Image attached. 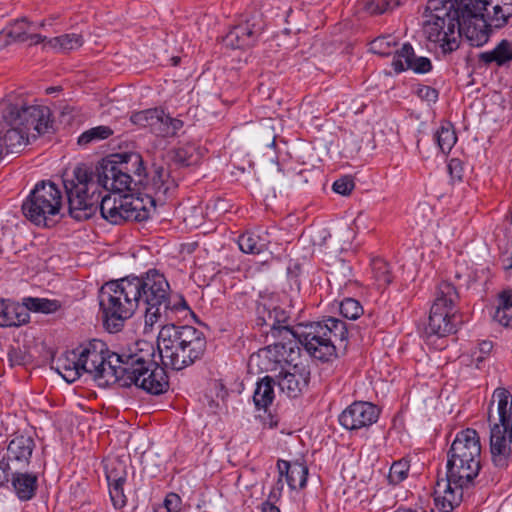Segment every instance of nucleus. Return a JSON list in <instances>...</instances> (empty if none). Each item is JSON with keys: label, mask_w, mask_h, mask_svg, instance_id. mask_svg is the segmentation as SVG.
Here are the masks:
<instances>
[{"label": "nucleus", "mask_w": 512, "mask_h": 512, "mask_svg": "<svg viewBox=\"0 0 512 512\" xmlns=\"http://www.w3.org/2000/svg\"><path fill=\"white\" fill-rule=\"evenodd\" d=\"M77 348L83 374H89L102 384L121 387L135 385L149 394L160 395L169 388L168 376L155 361V347L140 340L121 353L111 352L99 339L90 340Z\"/></svg>", "instance_id": "1"}, {"label": "nucleus", "mask_w": 512, "mask_h": 512, "mask_svg": "<svg viewBox=\"0 0 512 512\" xmlns=\"http://www.w3.org/2000/svg\"><path fill=\"white\" fill-rule=\"evenodd\" d=\"M146 169L142 156L136 152L114 153L101 159L94 169L79 165L71 179L63 185L68 199L69 214L77 221L87 220L96 214L100 188L105 191L124 192L144 184Z\"/></svg>", "instance_id": "2"}, {"label": "nucleus", "mask_w": 512, "mask_h": 512, "mask_svg": "<svg viewBox=\"0 0 512 512\" xmlns=\"http://www.w3.org/2000/svg\"><path fill=\"white\" fill-rule=\"evenodd\" d=\"M480 470L481 443L478 432L472 428L459 431L447 452L446 478L437 481L435 494L448 489L447 499L458 501L463 498L464 489L474 486Z\"/></svg>", "instance_id": "3"}, {"label": "nucleus", "mask_w": 512, "mask_h": 512, "mask_svg": "<svg viewBox=\"0 0 512 512\" xmlns=\"http://www.w3.org/2000/svg\"><path fill=\"white\" fill-rule=\"evenodd\" d=\"M465 0H429L424 17L423 31L428 41L437 44L444 54L452 53L460 45L462 36L470 42L466 32L475 26V20L464 9Z\"/></svg>", "instance_id": "4"}, {"label": "nucleus", "mask_w": 512, "mask_h": 512, "mask_svg": "<svg viewBox=\"0 0 512 512\" xmlns=\"http://www.w3.org/2000/svg\"><path fill=\"white\" fill-rule=\"evenodd\" d=\"M157 349L163 367L182 370L200 359L206 349L203 332L190 325H163L157 338ZM166 373V371H164Z\"/></svg>", "instance_id": "5"}, {"label": "nucleus", "mask_w": 512, "mask_h": 512, "mask_svg": "<svg viewBox=\"0 0 512 512\" xmlns=\"http://www.w3.org/2000/svg\"><path fill=\"white\" fill-rule=\"evenodd\" d=\"M136 290L138 306L145 309L144 332H151L155 324H162L169 318L168 313L179 309H189L186 301L171 305L170 285L165 276L155 269H150L141 276H129Z\"/></svg>", "instance_id": "6"}, {"label": "nucleus", "mask_w": 512, "mask_h": 512, "mask_svg": "<svg viewBox=\"0 0 512 512\" xmlns=\"http://www.w3.org/2000/svg\"><path fill=\"white\" fill-rule=\"evenodd\" d=\"M130 277L106 282L99 291V305L105 328L115 333L139 308Z\"/></svg>", "instance_id": "7"}, {"label": "nucleus", "mask_w": 512, "mask_h": 512, "mask_svg": "<svg viewBox=\"0 0 512 512\" xmlns=\"http://www.w3.org/2000/svg\"><path fill=\"white\" fill-rule=\"evenodd\" d=\"M464 9L475 26L466 28L470 45L480 47L488 42L492 28L505 27L512 18V0H465Z\"/></svg>", "instance_id": "8"}, {"label": "nucleus", "mask_w": 512, "mask_h": 512, "mask_svg": "<svg viewBox=\"0 0 512 512\" xmlns=\"http://www.w3.org/2000/svg\"><path fill=\"white\" fill-rule=\"evenodd\" d=\"M62 207V193L51 181H40L23 201L24 217L37 226L48 227L59 215Z\"/></svg>", "instance_id": "9"}, {"label": "nucleus", "mask_w": 512, "mask_h": 512, "mask_svg": "<svg viewBox=\"0 0 512 512\" xmlns=\"http://www.w3.org/2000/svg\"><path fill=\"white\" fill-rule=\"evenodd\" d=\"M104 188H100V198L97 201L96 212L107 222L119 225L126 221L142 222L150 217V208L145 204L144 198L132 194L106 193L102 196Z\"/></svg>", "instance_id": "10"}, {"label": "nucleus", "mask_w": 512, "mask_h": 512, "mask_svg": "<svg viewBox=\"0 0 512 512\" xmlns=\"http://www.w3.org/2000/svg\"><path fill=\"white\" fill-rule=\"evenodd\" d=\"M51 112L47 106L28 104L20 101L10 103L3 111V119L8 125H18L27 130L32 140L49 132L52 128Z\"/></svg>", "instance_id": "11"}, {"label": "nucleus", "mask_w": 512, "mask_h": 512, "mask_svg": "<svg viewBox=\"0 0 512 512\" xmlns=\"http://www.w3.org/2000/svg\"><path fill=\"white\" fill-rule=\"evenodd\" d=\"M255 325L262 335L272 339L294 337L290 325V312L276 304L271 298H262L256 307Z\"/></svg>", "instance_id": "12"}, {"label": "nucleus", "mask_w": 512, "mask_h": 512, "mask_svg": "<svg viewBox=\"0 0 512 512\" xmlns=\"http://www.w3.org/2000/svg\"><path fill=\"white\" fill-rule=\"evenodd\" d=\"M325 330L321 322L298 324L294 326L293 335L300 349L302 346L311 357L329 362L336 358L337 354L331 339H327Z\"/></svg>", "instance_id": "13"}, {"label": "nucleus", "mask_w": 512, "mask_h": 512, "mask_svg": "<svg viewBox=\"0 0 512 512\" xmlns=\"http://www.w3.org/2000/svg\"><path fill=\"white\" fill-rule=\"evenodd\" d=\"M265 28L262 15L255 13L243 23L233 27L223 38L227 47L233 49H244L253 46Z\"/></svg>", "instance_id": "14"}, {"label": "nucleus", "mask_w": 512, "mask_h": 512, "mask_svg": "<svg viewBox=\"0 0 512 512\" xmlns=\"http://www.w3.org/2000/svg\"><path fill=\"white\" fill-rule=\"evenodd\" d=\"M142 185L147 191L144 201L150 211L154 209L156 202H164L168 193L177 187L169 169L158 165L153 166L150 176L146 174V180Z\"/></svg>", "instance_id": "15"}, {"label": "nucleus", "mask_w": 512, "mask_h": 512, "mask_svg": "<svg viewBox=\"0 0 512 512\" xmlns=\"http://www.w3.org/2000/svg\"><path fill=\"white\" fill-rule=\"evenodd\" d=\"M379 410L370 402L356 401L340 415L339 423L348 430H359L371 426L378 420Z\"/></svg>", "instance_id": "16"}, {"label": "nucleus", "mask_w": 512, "mask_h": 512, "mask_svg": "<svg viewBox=\"0 0 512 512\" xmlns=\"http://www.w3.org/2000/svg\"><path fill=\"white\" fill-rule=\"evenodd\" d=\"M35 442L31 436L16 435L7 447L6 460L0 461V469L20 470L28 466Z\"/></svg>", "instance_id": "17"}, {"label": "nucleus", "mask_w": 512, "mask_h": 512, "mask_svg": "<svg viewBox=\"0 0 512 512\" xmlns=\"http://www.w3.org/2000/svg\"><path fill=\"white\" fill-rule=\"evenodd\" d=\"M392 67L396 73L412 70L417 74H426L432 70V63L427 57L416 56L412 45L404 43L395 51Z\"/></svg>", "instance_id": "18"}, {"label": "nucleus", "mask_w": 512, "mask_h": 512, "mask_svg": "<svg viewBox=\"0 0 512 512\" xmlns=\"http://www.w3.org/2000/svg\"><path fill=\"white\" fill-rule=\"evenodd\" d=\"M273 343L261 350L269 361L275 364H293L300 357V348L294 337L273 339Z\"/></svg>", "instance_id": "19"}, {"label": "nucleus", "mask_w": 512, "mask_h": 512, "mask_svg": "<svg viewBox=\"0 0 512 512\" xmlns=\"http://www.w3.org/2000/svg\"><path fill=\"white\" fill-rule=\"evenodd\" d=\"M310 371L297 363H293V367L288 371H281L276 377V384L281 392L290 398H296L302 390L308 385Z\"/></svg>", "instance_id": "20"}, {"label": "nucleus", "mask_w": 512, "mask_h": 512, "mask_svg": "<svg viewBox=\"0 0 512 512\" xmlns=\"http://www.w3.org/2000/svg\"><path fill=\"white\" fill-rule=\"evenodd\" d=\"M455 313L454 311H445L438 306H431L428 324L424 330L426 337L428 339L432 336L441 338L455 333Z\"/></svg>", "instance_id": "21"}, {"label": "nucleus", "mask_w": 512, "mask_h": 512, "mask_svg": "<svg viewBox=\"0 0 512 512\" xmlns=\"http://www.w3.org/2000/svg\"><path fill=\"white\" fill-rule=\"evenodd\" d=\"M10 128L0 130V161L4 154L18 152V149L30 143L32 136L18 125H9Z\"/></svg>", "instance_id": "22"}, {"label": "nucleus", "mask_w": 512, "mask_h": 512, "mask_svg": "<svg viewBox=\"0 0 512 512\" xmlns=\"http://www.w3.org/2000/svg\"><path fill=\"white\" fill-rule=\"evenodd\" d=\"M497 404L498 425L502 427L511 426L512 423V395L504 387H498L492 394V399L488 407V421H492V408Z\"/></svg>", "instance_id": "23"}, {"label": "nucleus", "mask_w": 512, "mask_h": 512, "mask_svg": "<svg viewBox=\"0 0 512 512\" xmlns=\"http://www.w3.org/2000/svg\"><path fill=\"white\" fill-rule=\"evenodd\" d=\"M277 468L279 475L285 477L290 489H302L306 486L308 467L300 461L289 462L286 460H278Z\"/></svg>", "instance_id": "24"}, {"label": "nucleus", "mask_w": 512, "mask_h": 512, "mask_svg": "<svg viewBox=\"0 0 512 512\" xmlns=\"http://www.w3.org/2000/svg\"><path fill=\"white\" fill-rule=\"evenodd\" d=\"M80 366L77 348L64 352L56 360V370L68 383L75 382L83 375Z\"/></svg>", "instance_id": "25"}, {"label": "nucleus", "mask_w": 512, "mask_h": 512, "mask_svg": "<svg viewBox=\"0 0 512 512\" xmlns=\"http://www.w3.org/2000/svg\"><path fill=\"white\" fill-rule=\"evenodd\" d=\"M29 319L24 304L0 299V327L21 326L28 323Z\"/></svg>", "instance_id": "26"}, {"label": "nucleus", "mask_w": 512, "mask_h": 512, "mask_svg": "<svg viewBox=\"0 0 512 512\" xmlns=\"http://www.w3.org/2000/svg\"><path fill=\"white\" fill-rule=\"evenodd\" d=\"M15 494L21 501L31 500L38 489V476L34 473L14 470L11 479Z\"/></svg>", "instance_id": "27"}, {"label": "nucleus", "mask_w": 512, "mask_h": 512, "mask_svg": "<svg viewBox=\"0 0 512 512\" xmlns=\"http://www.w3.org/2000/svg\"><path fill=\"white\" fill-rule=\"evenodd\" d=\"M270 243L267 231H247L239 236L238 245L241 251L250 254H260L268 249Z\"/></svg>", "instance_id": "28"}, {"label": "nucleus", "mask_w": 512, "mask_h": 512, "mask_svg": "<svg viewBox=\"0 0 512 512\" xmlns=\"http://www.w3.org/2000/svg\"><path fill=\"white\" fill-rule=\"evenodd\" d=\"M321 326L325 330L327 339H331L335 352L337 349L345 350L348 344L349 327L340 319L329 317L321 321Z\"/></svg>", "instance_id": "29"}, {"label": "nucleus", "mask_w": 512, "mask_h": 512, "mask_svg": "<svg viewBox=\"0 0 512 512\" xmlns=\"http://www.w3.org/2000/svg\"><path fill=\"white\" fill-rule=\"evenodd\" d=\"M458 300L459 293L455 284L449 281H441L437 285L432 306H438V308L444 309L445 311L456 312V303Z\"/></svg>", "instance_id": "30"}, {"label": "nucleus", "mask_w": 512, "mask_h": 512, "mask_svg": "<svg viewBox=\"0 0 512 512\" xmlns=\"http://www.w3.org/2000/svg\"><path fill=\"white\" fill-rule=\"evenodd\" d=\"M478 59L485 65L496 63L497 66H504L512 61V42L503 39L493 50L480 53Z\"/></svg>", "instance_id": "31"}, {"label": "nucleus", "mask_w": 512, "mask_h": 512, "mask_svg": "<svg viewBox=\"0 0 512 512\" xmlns=\"http://www.w3.org/2000/svg\"><path fill=\"white\" fill-rule=\"evenodd\" d=\"M276 380L271 376H265L257 382L253 394V402L257 409H267L274 400V386Z\"/></svg>", "instance_id": "32"}, {"label": "nucleus", "mask_w": 512, "mask_h": 512, "mask_svg": "<svg viewBox=\"0 0 512 512\" xmlns=\"http://www.w3.org/2000/svg\"><path fill=\"white\" fill-rule=\"evenodd\" d=\"M493 319L504 327L512 326V290H504L499 294Z\"/></svg>", "instance_id": "33"}, {"label": "nucleus", "mask_w": 512, "mask_h": 512, "mask_svg": "<svg viewBox=\"0 0 512 512\" xmlns=\"http://www.w3.org/2000/svg\"><path fill=\"white\" fill-rule=\"evenodd\" d=\"M35 25L28 22L26 18L15 20L9 27L2 30L6 40L11 42H26L28 41L29 32L33 31Z\"/></svg>", "instance_id": "34"}, {"label": "nucleus", "mask_w": 512, "mask_h": 512, "mask_svg": "<svg viewBox=\"0 0 512 512\" xmlns=\"http://www.w3.org/2000/svg\"><path fill=\"white\" fill-rule=\"evenodd\" d=\"M114 134V130L110 126L100 125L85 130L77 139V143L81 147H88L91 144L106 140Z\"/></svg>", "instance_id": "35"}, {"label": "nucleus", "mask_w": 512, "mask_h": 512, "mask_svg": "<svg viewBox=\"0 0 512 512\" xmlns=\"http://www.w3.org/2000/svg\"><path fill=\"white\" fill-rule=\"evenodd\" d=\"M83 37L80 34L71 33L48 39L46 46L57 51H71L83 45Z\"/></svg>", "instance_id": "36"}, {"label": "nucleus", "mask_w": 512, "mask_h": 512, "mask_svg": "<svg viewBox=\"0 0 512 512\" xmlns=\"http://www.w3.org/2000/svg\"><path fill=\"white\" fill-rule=\"evenodd\" d=\"M434 138L439 149L443 153L450 152L457 141V136L455 130L453 129V125L448 121L443 122L441 126L436 130Z\"/></svg>", "instance_id": "37"}, {"label": "nucleus", "mask_w": 512, "mask_h": 512, "mask_svg": "<svg viewBox=\"0 0 512 512\" xmlns=\"http://www.w3.org/2000/svg\"><path fill=\"white\" fill-rule=\"evenodd\" d=\"M200 154L193 144H185L173 151V162L181 167H188L198 163Z\"/></svg>", "instance_id": "38"}, {"label": "nucleus", "mask_w": 512, "mask_h": 512, "mask_svg": "<svg viewBox=\"0 0 512 512\" xmlns=\"http://www.w3.org/2000/svg\"><path fill=\"white\" fill-rule=\"evenodd\" d=\"M23 304L28 313L33 311L50 314L56 312L61 307L59 301L46 298L27 297L23 299Z\"/></svg>", "instance_id": "39"}, {"label": "nucleus", "mask_w": 512, "mask_h": 512, "mask_svg": "<svg viewBox=\"0 0 512 512\" xmlns=\"http://www.w3.org/2000/svg\"><path fill=\"white\" fill-rule=\"evenodd\" d=\"M449 492L450 490L448 489H442L439 494H436L434 499L436 508H419L416 509L417 512H454V510L461 504L463 498L454 502L451 498L447 499Z\"/></svg>", "instance_id": "40"}, {"label": "nucleus", "mask_w": 512, "mask_h": 512, "mask_svg": "<svg viewBox=\"0 0 512 512\" xmlns=\"http://www.w3.org/2000/svg\"><path fill=\"white\" fill-rule=\"evenodd\" d=\"M397 45L398 42L395 36H380L370 43V51L380 56H389L392 54L394 56L395 51L398 49L396 48Z\"/></svg>", "instance_id": "41"}, {"label": "nucleus", "mask_w": 512, "mask_h": 512, "mask_svg": "<svg viewBox=\"0 0 512 512\" xmlns=\"http://www.w3.org/2000/svg\"><path fill=\"white\" fill-rule=\"evenodd\" d=\"M373 276L379 287L389 285L393 280L390 264L381 258L374 259L371 264Z\"/></svg>", "instance_id": "42"}, {"label": "nucleus", "mask_w": 512, "mask_h": 512, "mask_svg": "<svg viewBox=\"0 0 512 512\" xmlns=\"http://www.w3.org/2000/svg\"><path fill=\"white\" fill-rule=\"evenodd\" d=\"M409 470L410 461L408 459L402 458L393 462L387 477L389 484L396 486L403 482L408 477Z\"/></svg>", "instance_id": "43"}, {"label": "nucleus", "mask_w": 512, "mask_h": 512, "mask_svg": "<svg viewBox=\"0 0 512 512\" xmlns=\"http://www.w3.org/2000/svg\"><path fill=\"white\" fill-rule=\"evenodd\" d=\"M126 480L127 478H121L108 481L109 495L115 509H122L127 504L123 488Z\"/></svg>", "instance_id": "44"}, {"label": "nucleus", "mask_w": 512, "mask_h": 512, "mask_svg": "<svg viewBox=\"0 0 512 512\" xmlns=\"http://www.w3.org/2000/svg\"><path fill=\"white\" fill-rule=\"evenodd\" d=\"M340 314L349 320H356L363 315L364 310L360 302L354 298H345L339 304Z\"/></svg>", "instance_id": "45"}, {"label": "nucleus", "mask_w": 512, "mask_h": 512, "mask_svg": "<svg viewBox=\"0 0 512 512\" xmlns=\"http://www.w3.org/2000/svg\"><path fill=\"white\" fill-rule=\"evenodd\" d=\"M399 5V0H364V8L371 14H382Z\"/></svg>", "instance_id": "46"}, {"label": "nucleus", "mask_w": 512, "mask_h": 512, "mask_svg": "<svg viewBox=\"0 0 512 512\" xmlns=\"http://www.w3.org/2000/svg\"><path fill=\"white\" fill-rule=\"evenodd\" d=\"M127 466L121 460H114L106 466V479L107 482L114 479L127 478Z\"/></svg>", "instance_id": "47"}, {"label": "nucleus", "mask_w": 512, "mask_h": 512, "mask_svg": "<svg viewBox=\"0 0 512 512\" xmlns=\"http://www.w3.org/2000/svg\"><path fill=\"white\" fill-rule=\"evenodd\" d=\"M330 275L334 281H338L339 285H346L350 281L352 275L351 266L345 261H340L339 265L330 272Z\"/></svg>", "instance_id": "48"}, {"label": "nucleus", "mask_w": 512, "mask_h": 512, "mask_svg": "<svg viewBox=\"0 0 512 512\" xmlns=\"http://www.w3.org/2000/svg\"><path fill=\"white\" fill-rule=\"evenodd\" d=\"M354 187V180L349 175L337 179L332 185L333 191L343 196L349 195L353 191Z\"/></svg>", "instance_id": "49"}, {"label": "nucleus", "mask_w": 512, "mask_h": 512, "mask_svg": "<svg viewBox=\"0 0 512 512\" xmlns=\"http://www.w3.org/2000/svg\"><path fill=\"white\" fill-rule=\"evenodd\" d=\"M182 500L176 493H168L164 499L163 507L156 512H179Z\"/></svg>", "instance_id": "50"}, {"label": "nucleus", "mask_w": 512, "mask_h": 512, "mask_svg": "<svg viewBox=\"0 0 512 512\" xmlns=\"http://www.w3.org/2000/svg\"><path fill=\"white\" fill-rule=\"evenodd\" d=\"M8 360L11 366H22L29 360V355L19 347H12L8 351Z\"/></svg>", "instance_id": "51"}, {"label": "nucleus", "mask_w": 512, "mask_h": 512, "mask_svg": "<svg viewBox=\"0 0 512 512\" xmlns=\"http://www.w3.org/2000/svg\"><path fill=\"white\" fill-rule=\"evenodd\" d=\"M149 117H150V121H149L148 128L150 129V131L153 134L159 136V133L162 132L161 125H162V121H163V110L154 108V109H152L151 116H149Z\"/></svg>", "instance_id": "52"}, {"label": "nucleus", "mask_w": 512, "mask_h": 512, "mask_svg": "<svg viewBox=\"0 0 512 512\" xmlns=\"http://www.w3.org/2000/svg\"><path fill=\"white\" fill-rule=\"evenodd\" d=\"M149 117H150V121H149L148 128L150 129V131L153 134L159 136V133L162 132L161 125H162V121H163V110L154 108V109H152L151 116H149Z\"/></svg>", "instance_id": "53"}, {"label": "nucleus", "mask_w": 512, "mask_h": 512, "mask_svg": "<svg viewBox=\"0 0 512 512\" xmlns=\"http://www.w3.org/2000/svg\"><path fill=\"white\" fill-rule=\"evenodd\" d=\"M448 172L452 179L461 181L464 174L463 162L458 158H452L448 165Z\"/></svg>", "instance_id": "54"}, {"label": "nucleus", "mask_w": 512, "mask_h": 512, "mask_svg": "<svg viewBox=\"0 0 512 512\" xmlns=\"http://www.w3.org/2000/svg\"><path fill=\"white\" fill-rule=\"evenodd\" d=\"M416 93L419 98L428 102H436L438 99V91L430 86L420 85Z\"/></svg>", "instance_id": "55"}, {"label": "nucleus", "mask_w": 512, "mask_h": 512, "mask_svg": "<svg viewBox=\"0 0 512 512\" xmlns=\"http://www.w3.org/2000/svg\"><path fill=\"white\" fill-rule=\"evenodd\" d=\"M152 109H147L143 111H139L136 113H133L130 117V120L133 124L141 126V127H148L149 121L151 116Z\"/></svg>", "instance_id": "56"}, {"label": "nucleus", "mask_w": 512, "mask_h": 512, "mask_svg": "<svg viewBox=\"0 0 512 512\" xmlns=\"http://www.w3.org/2000/svg\"><path fill=\"white\" fill-rule=\"evenodd\" d=\"M283 488H284L283 478L279 475V478L276 481V483L273 485L267 499H269L270 501L278 502L282 496Z\"/></svg>", "instance_id": "57"}, {"label": "nucleus", "mask_w": 512, "mask_h": 512, "mask_svg": "<svg viewBox=\"0 0 512 512\" xmlns=\"http://www.w3.org/2000/svg\"><path fill=\"white\" fill-rule=\"evenodd\" d=\"M493 349V343L491 341H482L479 343V351L482 354L481 356L477 357V361L481 362L485 355H488Z\"/></svg>", "instance_id": "58"}, {"label": "nucleus", "mask_w": 512, "mask_h": 512, "mask_svg": "<svg viewBox=\"0 0 512 512\" xmlns=\"http://www.w3.org/2000/svg\"><path fill=\"white\" fill-rule=\"evenodd\" d=\"M169 137L175 136L177 132L183 127L184 123L178 118L171 117L169 121Z\"/></svg>", "instance_id": "59"}, {"label": "nucleus", "mask_w": 512, "mask_h": 512, "mask_svg": "<svg viewBox=\"0 0 512 512\" xmlns=\"http://www.w3.org/2000/svg\"><path fill=\"white\" fill-rule=\"evenodd\" d=\"M171 119V116L166 114L164 111H163V121H162V125H161V131L159 133V136L161 137H169V121Z\"/></svg>", "instance_id": "60"}, {"label": "nucleus", "mask_w": 512, "mask_h": 512, "mask_svg": "<svg viewBox=\"0 0 512 512\" xmlns=\"http://www.w3.org/2000/svg\"><path fill=\"white\" fill-rule=\"evenodd\" d=\"M261 511L262 512H280V509L276 506L275 501H270L269 499H267L266 501H264L262 503Z\"/></svg>", "instance_id": "61"}, {"label": "nucleus", "mask_w": 512, "mask_h": 512, "mask_svg": "<svg viewBox=\"0 0 512 512\" xmlns=\"http://www.w3.org/2000/svg\"><path fill=\"white\" fill-rule=\"evenodd\" d=\"M28 41H30V45H37L41 42H47V38L38 33H33L32 31L28 34Z\"/></svg>", "instance_id": "62"}, {"label": "nucleus", "mask_w": 512, "mask_h": 512, "mask_svg": "<svg viewBox=\"0 0 512 512\" xmlns=\"http://www.w3.org/2000/svg\"><path fill=\"white\" fill-rule=\"evenodd\" d=\"M4 38H5L4 32H0V49L4 48L10 44V41L6 40Z\"/></svg>", "instance_id": "63"}, {"label": "nucleus", "mask_w": 512, "mask_h": 512, "mask_svg": "<svg viewBox=\"0 0 512 512\" xmlns=\"http://www.w3.org/2000/svg\"><path fill=\"white\" fill-rule=\"evenodd\" d=\"M172 60H173V64H174V65H177V64L179 63V61H180V58H178V57H173V58H172Z\"/></svg>", "instance_id": "64"}]
</instances>
